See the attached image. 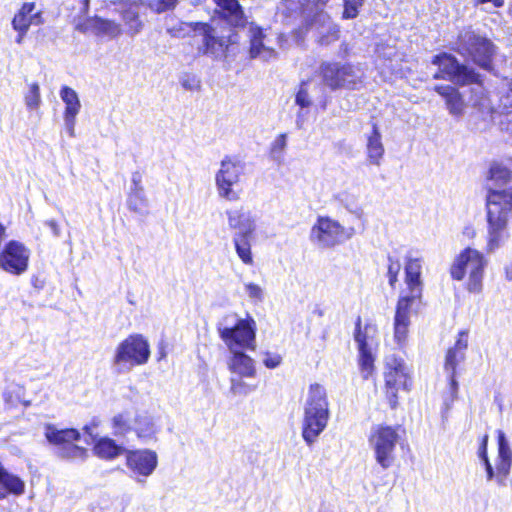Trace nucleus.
I'll list each match as a JSON object with an SVG mask.
<instances>
[{
    "label": "nucleus",
    "instance_id": "obj_45",
    "mask_svg": "<svg viewBox=\"0 0 512 512\" xmlns=\"http://www.w3.org/2000/svg\"><path fill=\"white\" fill-rule=\"evenodd\" d=\"M388 261L389 284L394 286V284L397 282V276L401 266L398 260H393L391 257L388 258Z\"/></svg>",
    "mask_w": 512,
    "mask_h": 512
},
{
    "label": "nucleus",
    "instance_id": "obj_33",
    "mask_svg": "<svg viewBox=\"0 0 512 512\" xmlns=\"http://www.w3.org/2000/svg\"><path fill=\"white\" fill-rule=\"evenodd\" d=\"M253 237L233 236L232 241L235 251L240 260L248 266L254 264L253 254L251 250V239Z\"/></svg>",
    "mask_w": 512,
    "mask_h": 512
},
{
    "label": "nucleus",
    "instance_id": "obj_51",
    "mask_svg": "<svg viewBox=\"0 0 512 512\" xmlns=\"http://www.w3.org/2000/svg\"><path fill=\"white\" fill-rule=\"evenodd\" d=\"M487 441H488V436L486 435L484 438H483V441H482V445L479 449V457L480 459L484 462L485 459H488V456H487Z\"/></svg>",
    "mask_w": 512,
    "mask_h": 512
},
{
    "label": "nucleus",
    "instance_id": "obj_43",
    "mask_svg": "<svg viewBox=\"0 0 512 512\" xmlns=\"http://www.w3.org/2000/svg\"><path fill=\"white\" fill-rule=\"evenodd\" d=\"M506 89L501 92L499 97V107L509 109L512 106V78L505 81Z\"/></svg>",
    "mask_w": 512,
    "mask_h": 512
},
{
    "label": "nucleus",
    "instance_id": "obj_49",
    "mask_svg": "<svg viewBox=\"0 0 512 512\" xmlns=\"http://www.w3.org/2000/svg\"><path fill=\"white\" fill-rule=\"evenodd\" d=\"M435 91L439 93L441 96L445 97L447 100L450 96H452L458 90L450 85H440L435 86Z\"/></svg>",
    "mask_w": 512,
    "mask_h": 512
},
{
    "label": "nucleus",
    "instance_id": "obj_18",
    "mask_svg": "<svg viewBox=\"0 0 512 512\" xmlns=\"http://www.w3.org/2000/svg\"><path fill=\"white\" fill-rule=\"evenodd\" d=\"M225 215L229 228L235 230L233 236L253 237L256 219L250 211L239 207L226 210Z\"/></svg>",
    "mask_w": 512,
    "mask_h": 512
},
{
    "label": "nucleus",
    "instance_id": "obj_29",
    "mask_svg": "<svg viewBox=\"0 0 512 512\" xmlns=\"http://www.w3.org/2000/svg\"><path fill=\"white\" fill-rule=\"evenodd\" d=\"M221 16L232 26H242L245 23L243 10L238 0H215Z\"/></svg>",
    "mask_w": 512,
    "mask_h": 512
},
{
    "label": "nucleus",
    "instance_id": "obj_17",
    "mask_svg": "<svg viewBox=\"0 0 512 512\" xmlns=\"http://www.w3.org/2000/svg\"><path fill=\"white\" fill-rule=\"evenodd\" d=\"M29 250L18 241L7 243L0 253V267L6 272L20 274L28 267Z\"/></svg>",
    "mask_w": 512,
    "mask_h": 512
},
{
    "label": "nucleus",
    "instance_id": "obj_41",
    "mask_svg": "<svg viewBox=\"0 0 512 512\" xmlns=\"http://www.w3.org/2000/svg\"><path fill=\"white\" fill-rule=\"evenodd\" d=\"M446 105L452 115L462 114L464 104L458 91L446 100Z\"/></svg>",
    "mask_w": 512,
    "mask_h": 512
},
{
    "label": "nucleus",
    "instance_id": "obj_31",
    "mask_svg": "<svg viewBox=\"0 0 512 512\" xmlns=\"http://www.w3.org/2000/svg\"><path fill=\"white\" fill-rule=\"evenodd\" d=\"M7 491L21 494L24 491V483L20 478L9 474L0 466V499L5 497Z\"/></svg>",
    "mask_w": 512,
    "mask_h": 512
},
{
    "label": "nucleus",
    "instance_id": "obj_2",
    "mask_svg": "<svg viewBox=\"0 0 512 512\" xmlns=\"http://www.w3.org/2000/svg\"><path fill=\"white\" fill-rule=\"evenodd\" d=\"M330 418L329 401L325 387L310 384L307 390L301 423L302 438L312 446L326 429Z\"/></svg>",
    "mask_w": 512,
    "mask_h": 512
},
{
    "label": "nucleus",
    "instance_id": "obj_47",
    "mask_svg": "<svg viewBox=\"0 0 512 512\" xmlns=\"http://www.w3.org/2000/svg\"><path fill=\"white\" fill-rule=\"evenodd\" d=\"M282 362V357L276 353H266L263 359V364L269 368L274 369L278 367Z\"/></svg>",
    "mask_w": 512,
    "mask_h": 512
},
{
    "label": "nucleus",
    "instance_id": "obj_54",
    "mask_svg": "<svg viewBox=\"0 0 512 512\" xmlns=\"http://www.w3.org/2000/svg\"><path fill=\"white\" fill-rule=\"evenodd\" d=\"M138 187H143L141 185V178L138 174H134L132 177V187L131 189H137Z\"/></svg>",
    "mask_w": 512,
    "mask_h": 512
},
{
    "label": "nucleus",
    "instance_id": "obj_11",
    "mask_svg": "<svg viewBox=\"0 0 512 512\" xmlns=\"http://www.w3.org/2000/svg\"><path fill=\"white\" fill-rule=\"evenodd\" d=\"M458 52L488 70L491 68L495 46L488 38L467 30L459 35Z\"/></svg>",
    "mask_w": 512,
    "mask_h": 512
},
{
    "label": "nucleus",
    "instance_id": "obj_36",
    "mask_svg": "<svg viewBox=\"0 0 512 512\" xmlns=\"http://www.w3.org/2000/svg\"><path fill=\"white\" fill-rule=\"evenodd\" d=\"M246 377L231 376L230 378V392L234 396H247L258 388L257 384L247 382Z\"/></svg>",
    "mask_w": 512,
    "mask_h": 512
},
{
    "label": "nucleus",
    "instance_id": "obj_16",
    "mask_svg": "<svg viewBox=\"0 0 512 512\" xmlns=\"http://www.w3.org/2000/svg\"><path fill=\"white\" fill-rule=\"evenodd\" d=\"M158 465V456L155 451L139 449L126 451V466L131 471L132 477L138 483H144Z\"/></svg>",
    "mask_w": 512,
    "mask_h": 512
},
{
    "label": "nucleus",
    "instance_id": "obj_55",
    "mask_svg": "<svg viewBox=\"0 0 512 512\" xmlns=\"http://www.w3.org/2000/svg\"><path fill=\"white\" fill-rule=\"evenodd\" d=\"M303 125H304V114L302 111H300L298 114H297V118H296V126L297 128L301 129L303 128Z\"/></svg>",
    "mask_w": 512,
    "mask_h": 512
},
{
    "label": "nucleus",
    "instance_id": "obj_48",
    "mask_svg": "<svg viewBox=\"0 0 512 512\" xmlns=\"http://www.w3.org/2000/svg\"><path fill=\"white\" fill-rule=\"evenodd\" d=\"M199 80L195 76L185 75L181 79L182 86L189 91L197 90L199 88Z\"/></svg>",
    "mask_w": 512,
    "mask_h": 512
},
{
    "label": "nucleus",
    "instance_id": "obj_61",
    "mask_svg": "<svg viewBox=\"0 0 512 512\" xmlns=\"http://www.w3.org/2000/svg\"><path fill=\"white\" fill-rule=\"evenodd\" d=\"M26 102H27V105L29 106L30 105L29 99H26Z\"/></svg>",
    "mask_w": 512,
    "mask_h": 512
},
{
    "label": "nucleus",
    "instance_id": "obj_53",
    "mask_svg": "<svg viewBox=\"0 0 512 512\" xmlns=\"http://www.w3.org/2000/svg\"><path fill=\"white\" fill-rule=\"evenodd\" d=\"M46 224L49 226V228L51 229L54 236H59V233H60L59 226L54 220H50V221L46 222Z\"/></svg>",
    "mask_w": 512,
    "mask_h": 512
},
{
    "label": "nucleus",
    "instance_id": "obj_12",
    "mask_svg": "<svg viewBox=\"0 0 512 512\" xmlns=\"http://www.w3.org/2000/svg\"><path fill=\"white\" fill-rule=\"evenodd\" d=\"M386 396L392 408H395L398 400V392L408 391L411 386L409 369L403 359L390 356L386 359L385 371Z\"/></svg>",
    "mask_w": 512,
    "mask_h": 512
},
{
    "label": "nucleus",
    "instance_id": "obj_10",
    "mask_svg": "<svg viewBox=\"0 0 512 512\" xmlns=\"http://www.w3.org/2000/svg\"><path fill=\"white\" fill-rule=\"evenodd\" d=\"M400 440L399 429L388 425L372 427L369 436V445L374 451L376 462L388 469L395 461V450Z\"/></svg>",
    "mask_w": 512,
    "mask_h": 512
},
{
    "label": "nucleus",
    "instance_id": "obj_35",
    "mask_svg": "<svg viewBox=\"0 0 512 512\" xmlns=\"http://www.w3.org/2000/svg\"><path fill=\"white\" fill-rule=\"evenodd\" d=\"M128 208L139 214L146 212L148 207V200L146 198L144 188L138 187L131 189L127 199Z\"/></svg>",
    "mask_w": 512,
    "mask_h": 512
},
{
    "label": "nucleus",
    "instance_id": "obj_39",
    "mask_svg": "<svg viewBox=\"0 0 512 512\" xmlns=\"http://www.w3.org/2000/svg\"><path fill=\"white\" fill-rule=\"evenodd\" d=\"M365 0H343L344 10L342 17L344 19H354L359 14V9L363 6Z\"/></svg>",
    "mask_w": 512,
    "mask_h": 512
},
{
    "label": "nucleus",
    "instance_id": "obj_7",
    "mask_svg": "<svg viewBox=\"0 0 512 512\" xmlns=\"http://www.w3.org/2000/svg\"><path fill=\"white\" fill-rule=\"evenodd\" d=\"M245 168V163L237 157L225 156L221 160L220 168L215 174V186L220 198L231 202L240 199L241 190L237 187L245 173Z\"/></svg>",
    "mask_w": 512,
    "mask_h": 512
},
{
    "label": "nucleus",
    "instance_id": "obj_1",
    "mask_svg": "<svg viewBox=\"0 0 512 512\" xmlns=\"http://www.w3.org/2000/svg\"><path fill=\"white\" fill-rule=\"evenodd\" d=\"M511 171L502 164H493L489 171L486 195V251L493 253L509 238L508 223L512 217Z\"/></svg>",
    "mask_w": 512,
    "mask_h": 512
},
{
    "label": "nucleus",
    "instance_id": "obj_15",
    "mask_svg": "<svg viewBox=\"0 0 512 512\" xmlns=\"http://www.w3.org/2000/svg\"><path fill=\"white\" fill-rule=\"evenodd\" d=\"M468 347V333L467 331H461L458 334V338L453 347L448 349L445 357L444 368L448 374L449 378V390L451 394V399L445 400V405L447 409L450 408V405L454 402L458 395V382L456 381V368L459 363L464 361L465 352Z\"/></svg>",
    "mask_w": 512,
    "mask_h": 512
},
{
    "label": "nucleus",
    "instance_id": "obj_27",
    "mask_svg": "<svg viewBox=\"0 0 512 512\" xmlns=\"http://www.w3.org/2000/svg\"><path fill=\"white\" fill-rule=\"evenodd\" d=\"M498 439V458H497V478L502 482L503 478L507 476L511 467L512 452L509 443L506 439L505 433L502 430L497 431Z\"/></svg>",
    "mask_w": 512,
    "mask_h": 512
},
{
    "label": "nucleus",
    "instance_id": "obj_50",
    "mask_svg": "<svg viewBox=\"0 0 512 512\" xmlns=\"http://www.w3.org/2000/svg\"><path fill=\"white\" fill-rule=\"evenodd\" d=\"M216 44H218V42L213 36L206 35L205 36V46H206L205 53L215 54L214 47Z\"/></svg>",
    "mask_w": 512,
    "mask_h": 512
},
{
    "label": "nucleus",
    "instance_id": "obj_9",
    "mask_svg": "<svg viewBox=\"0 0 512 512\" xmlns=\"http://www.w3.org/2000/svg\"><path fill=\"white\" fill-rule=\"evenodd\" d=\"M320 74L324 85L331 90H355L363 83L362 72L349 63L324 62L320 66Z\"/></svg>",
    "mask_w": 512,
    "mask_h": 512
},
{
    "label": "nucleus",
    "instance_id": "obj_37",
    "mask_svg": "<svg viewBox=\"0 0 512 512\" xmlns=\"http://www.w3.org/2000/svg\"><path fill=\"white\" fill-rule=\"evenodd\" d=\"M97 23L98 29L109 37L115 38L123 33L122 26L113 20L100 19Z\"/></svg>",
    "mask_w": 512,
    "mask_h": 512
},
{
    "label": "nucleus",
    "instance_id": "obj_19",
    "mask_svg": "<svg viewBox=\"0 0 512 512\" xmlns=\"http://www.w3.org/2000/svg\"><path fill=\"white\" fill-rule=\"evenodd\" d=\"M99 425V420L94 419L91 424L86 425L84 427L85 432L91 438V441L85 440L86 444H91L94 442L93 451L96 456L105 460H112L119 455H121L125 449L116 444V442L108 437H103L96 440V435H94L93 430Z\"/></svg>",
    "mask_w": 512,
    "mask_h": 512
},
{
    "label": "nucleus",
    "instance_id": "obj_26",
    "mask_svg": "<svg viewBox=\"0 0 512 512\" xmlns=\"http://www.w3.org/2000/svg\"><path fill=\"white\" fill-rule=\"evenodd\" d=\"M250 37V57L259 58L263 61H268L275 58L276 52L273 48L266 46L263 42L264 34L260 27L250 26L249 28Z\"/></svg>",
    "mask_w": 512,
    "mask_h": 512
},
{
    "label": "nucleus",
    "instance_id": "obj_14",
    "mask_svg": "<svg viewBox=\"0 0 512 512\" xmlns=\"http://www.w3.org/2000/svg\"><path fill=\"white\" fill-rule=\"evenodd\" d=\"M432 63L438 66V72L434 75L436 79L449 80L458 85L474 83L478 79V74L473 69L460 64L451 54L436 55Z\"/></svg>",
    "mask_w": 512,
    "mask_h": 512
},
{
    "label": "nucleus",
    "instance_id": "obj_22",
    "mask_svg": "<svg viewBox=\"0 0 512 512\" xmlns=\"http://www.w3.org/2000/svg\"><path fill=\"white\" fill-rule=\"evenodd\" d=\"M422 261L419 257L408 255L405 264V283L409 294L402 295L400 298H408V300L415 302L421 297L422 281H421Z\"/></svg>",
    "mask_w": 512,
    "mask_h": 512
},
{
    "label": "nucleus",
    "instance_id": "obj_30",
    "mask_svg": "<svg viewBox=\"0 0 512 512\" xmlns=\"http://www.w3.org/2000/svg\"><path fill=\"white\" fill-rule=\"evenodd\" d=\"M158 429L153 418L147 414L135 415L133 432L136 436L147 443L155 438Z\"/></svg>",
    "mask_w": 512,
    "mask_h": 512
},
{
    "label": "nucleus",
    "instance_id": "obj_56",
    "mask_svg": "<svg viewBox=\"0 0 512 512\" xmlns=\"http://www.w3.org/2000/svg\"><path fill=\"white\" fill-rule=\"evenodd\" d=\"M479 3L492 2L496 7H501L504 0H478Z\"/></svg>",
    "mask_w": 512,
    "mask_h": 512
},
{
    "label": "nucleus",
    "instance_id": "obj_24",
    "mask_svg": "<svg viewBox=\"0 0 512 512\" xmlns=\"http://www.w3.org/2000/svg\"><path fill=\"white\" fill-rule=\"evenodd\" d=\"M414 302L408 298H399L394 317V339L403 345L408 337L410 326V310Z\"/></svg>",
    "mask_w": 512,
    "mask_h": 512
},
{
    "label": "nucleus",
    "instance_id": "obj_13",
    "mask_svg": "<svg viewBox=\"0 0 512 512\" xmlns=\"http://www.w3.org/2000/svg\"><path fill=\"white\" fill-rule=\"evenodd\" d=\"M46 439L57 448V454L65 459L85 460L87 450L75 444L80 439V432L76 429H57L46 426Z\"/></svg>",
    "mask_w": 512,
    "mask_h": 512
},
{
    "label": "nucleus",
    "instance_id": "obj_20",
    "mask_svg": "<svg viewBox=\"0 0 512 512\" xmlns=\"http://www.w3.org/2000/svg\"><path fill=\"white\" fill-rule=\"evenodd\" d=\"M142 0H130L121 4L120 15L123 22V32L135 37L144 29V21L140 16Z\"/></svg>",
    "mask_w": 512,
    "mask_h": 512
},
{
    "label": "nucleus",
    "instance_id": "obj_38",
    "mask_svg": "<svg viewBox=\"0 0 512 512\" xmlns=\"http://www.w3.org/2000/svg\"><path fill=\"white\" fill-rule=\"evenodd\" d=\"M244 290L248 298L253 302H262L265 298L263 287L253 282H244Z\"/></svg>",
    "mask_w": 512,
    "mask_h": 512
},
{
    "label": "nucleus",
    "instance_id": "obj_8",
    "mask_svg": "<svg viewBox=\"0 0 512 512\" xmlns=\"http://www.w3.org/2000/svg\"><path fill=\"white\" fill-rule=\"evenodd\" d=\"M354 340L359 352L362 377L368 379L374 370L375 352L378 347L377 326L372 323L362 325L361 318L358 317L355 323Z\"/></svg>",
    "mask_w": 512,
    "mask_h": 512
},
{
    "label": "nucleus",
    "instance_id": "obj_59",
    "mask_svg": "<svg viewBox=\"0 0 512 512\" xmlns=\"http://www.w3.org/2000/svg\"><path fill=\"white\" fill-rule=\"evenodd\" d=\"M503 111H505V112H506V113H508V114H509V113H512V105H511V108H509V109H503Z\"/></svg>",
    "mask_w": 512,
    "mask_h": 512
},
{
    "label": "nucleus",
    "instance_id": "obj_5",
    "mask_svg": "<svg viewBox=\"0 0 512 512\" xmlns=\"http://www.w3.org/2000/svg\"><path fill=\"white\" fill-rule=\"evenodd\" d=\"M150 345L141 334H132L116 347L113 364L118 372L130 371L135 366H141L150 358Z\"/></svg>",
    "mask_w": 512,
    "mask_h": 512
},
{
    "label": "nucleus",
    "instance_id": "obj_32",
    "mask_svg": "<svg viewBox=\"0 0 512 512\" xmlns=\"http://www.w3.org/2000/svg\"><path fill=\"white\" fill-rule=\"evenodd\" d=\"M32 4L25 3L13 19L14 29L19 31L17 42H21L22 35L29 29L32 23Z\"/></svg>",
    "mask_w": 512,
    "mask_h": 512
},
{
    "label": "nucleus",
    "instance_id": "obj_57",
    "mask_svg": "<svg viewBox=\"0 0 512 512\" xmlns=\"http://www.w3.org/2000/svg\"><path fill=\"white\" fill-rule=\"evenodd\" d=\"M6 238V228L0 224V243Z\"/></svg>",
    "mask_w": 512,
    "mask_h": 512
},
{
    "label": "nucleus",
    "instance_id": "obj_23",
    "mask_svg": "<svg viewBox=\"0 0 512 512\" xmlns=\"http://www.w3.org/2000/svg\"><path fill=\"white\" fill-rule=\"evenodd\" d=\"M336 202L360 222L362 230L365 228L366 215L361 197L355 189H346L334 196Z\"/></svg>",
    "mask_w": 512,
    "mask_h": 512
},
{
    "label": "nucleus",
    "instance_id": "obj_46",
    "mask_svg": "<svg viewBox=\"0 0 512 512\" xmlns=\"http://www.w3.org/2000/svg\"><path fill=\"white\" fill-rule=\"evenodd\" d=\"M286 139H287L286 134H280L279 136H277V138L274 140V142L272 144V148H271L273 155L278 154L279 157L282 155V153L286 147Z\"/></svg>",
    "mask_w": 512,
    "mask_h": 512
},
{
    "label": "nucleus",
    "instance_id": "obj_34",
    "mask_svg": "<svg viewBox=\"0 0 512 512\" xmlns=\"http://www.w3.org/2000/svg\"><path fill=\"white\" fill-rule=\"evenodd\" d=\"M135 415L129 412L115 415L112 419V427L116 436H125L133 431Z\"/></svg>",
    "mask_w": 512,
    "mask_h": 512
},
{
    "label": "nucleus",
    "instance_id": "obj_58",
    "mask_svg": "<svg viewBox=\"0 0 512 512\" xmlns=\"http://www.w3.org/2000/svg\"><path fill=\"white\" fill-rule=\"evenodd\" d=\"M33 19H34V25H36V24H38L40 22L38 14H34Z\"/></svg>",
    "mask_w": 512,
    "mask_h": 512
},
{
    "label": "nucleus",
    "instance_id": "obj_52",
    "mask_svg": "<svg viewBox=\"0 0 512 512\" xmlns=\"http://www.w3.org/2000/svg\"><path fill=\"white\" fill-rule=\"evenodd\" d=\"M484 466H485V469H486V473H487V480L490 481L493 479L494 477V469L489 461V459H485V461L483 462Z\"/></svg>",
    "mask_w": 512,
    "mask_h": 512
},
{
    "label": "nucleus",
    "instance_id": "obj_21",
    "mask_svg": "<svg viewBox=\"0 0 512 512\" xmlns=\"http://www.w3.org/2000/svg\"><path fill=\"white\" fill-rule=\"evenodd\" d=\"M59 96L65 105L63 115L65 130L70 137H74L76 118L81 109L79 96L74 89L68 86L61 88Z\"/></svg>",
    "mask_w": 512,
    "mask_h": 512
},
{
    "label": "nucleus",
    "instance_id": "obj_42",
    "mask_svg": "<svg viewBox=\"0 0 512 512\" xmlns=\"http://www.w3.org/2000/svg\"><path fill=\"white\" fill-rule=\"evenodd\" d=\"M339 28L337 25L329 23L326 27V33L321 32L319 42L322 45H329L330 43L338 40Z\"/></svg>",
    "mask_w": 512,
    "mask_h": 512
},
{
    "label": "nucleus",
    "instance_id": "obj_25",
    "mask_svg": "<svg viewBox=\"0 0 512 512\" xmlns=\"http://www.w3.org/2000/svg\"><path fill=\"white\" fill-rule=\"evenodd\" d=\"M227 366L232 376L254 378L257 374L255 361L245 351L230 352Z\"/></svg>",
    "mask_w": 512,
    "mask_h": 512
},
{
    "label": "nucleus",
    "instance_id": "obj_6",
    "mask_svg": "<svg viewBox=\"0 0 512 512\" xmlns=\"http://www.w3.org/2000/svg\"><path fill=\"white\" fill-rule=\"evenodd\" d=\"M357 234L354 226H344L339 221L319 216L311 228L310 240L319 248H333L352 239Z\"/></svg>",
    "mask_w": 512,
    "mask_h": 512
},
{
    "label": "nucleus",
    "instance_id": "obj_60",
    "mask_svg": "<svg viewBox=\"0 0 512 512\" xmlns=\"http://www.w3.org/2000/svg\"><path fill=\"white\" fill-rule=\"evenodd\" d=\"M33 89H34V94L36 93V90L38 89V87L36 85L33 86Z\"/></svg>",
    "mask_w": 512,
    "mask_h": 512
},
{
    "label": "nucleus",
    "instance_id": "obj_44",
    "mask_svg": "<svg viewBox=\"0 0 512 512\" xmlns=\"http://www.w3.org/2000/svg\"><path fill=\"white\" fill-rule=\"evenodd\" d=\"M177 0H146V5L157 13L173 8Z\"/></svg>",
    "mask_w": 512,
    "mask_h": 512
},
{
    "label": "nucleus",
    "instance_id": "obj_4",
    "mask_svg": "<svg viewBox=\"0 0 512 512\" xmlns=\"http://www.w3.org/2000/svg\"><path fill=\"white\" fill-rule=\"evenodd\" d=\"M487 260L476 249H464L454 260L450 268L451 277L461 281L468 274L466 288L470 293L478 294L483 289L484 270Z\"/></svg>",
    "mask_w": 512,
    "mask_h": 512
},
{
    "label": "nucleus",
    "instance_id": "obj_28",
    "mask_svg": "<svg viewBox=\"0 0 512 512\" xmlns=\"http://www.w3.org/2000/svg\"><path fill=\"white\" fill-rule=\"evenodd\" d=\"M384 145L382 143V136L376 123L372 125V131L367 136L366 154L367 160L370 164L379 166L384 156Z\"/></svg>",
    "mask_w": 512,
    "mask_h": 512
},
{
    "label": "nucleus",
    "instance_id": "obj_3",
    "mask_svg": "<svg viewBox=\"0 0 512 512\" xmlns=\"http://www.w3.org/2000/svg\"><path fill=\"white\" fill-rule=\"evenodd\" d=\"M217 331L229 353L256 348V322L252 317L240 318L236 313L226 314L218 322Z\"/></svg>",
    "mask_w": 512,
    "mask_h": 512
},
{
    "label": "nucleus",
    "instance_id": "obj_40",
    "mask_svg": "<svg viewBox=\"0 0 512 512\" xmlns=\"http://www.w3.org/2000/svg\"><path fill=\"white\" fill-rule=\"evenodd\" d=\"M295 103L301 108H309L312 104L311 97L308 93V83L302 82L295 96Z\"/></svg>",
    "mask_w": 512,
    "mask_h": 512
}]
</instances>
